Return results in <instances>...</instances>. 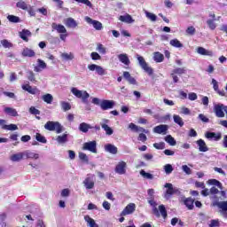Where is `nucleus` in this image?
<instances>
[{
    "mask_svg": "<svg viewBox=\"0 0 227 227\" xmlns=\"http://www.w3.org/2000/svg\"><path fill=\"white\" fill-rule=\"evenodd\" d=\"M153 59L155 63H162V61H164V54L160 53V51H155L153 53Z\"/></svg>",
    "mask_w": 227,
    "mask_h": 227,
    "instance_id": "obj_28",
    "label": "nucleus"
},
{
    "mask_svg": "<svg viewBox=\"0 0 227 227\" xmlns=\"http://www.w3.org/2000/svg\"><path fill=\"white\" fill-rule=\"evenodd\" d=\"M97 51H98V52L100 54H106V47H104V44H102V43H98V44Z\"/></svg>",
    "mask_w": 227,
    "mask_h": 227,
    "instance_id": "obj_58",
    "label": "nucleus"
},
{
    "mask_svg": "<svg viewBox=\"0 0 227 227\" xmlns=\"http://www.w3.org/2000/svg\"><path fill=\"white\" fill-rule=\"evenodd\" d=\"M118 59L126 67H129V65H130V59H129V55H127V53L119 54Z\"/></svg>",
    "mask_w": 227,
    "mask_h": 227,
    "instance_id": "obj_19",
    "label": "nucleus"
},
{
    "mask_svg": "<svg viewBox=\"0 0 227 227\" xmlns=\"http://www.w3.org/2000/svg\"><path fill=\"white\" fill-rule=\"evenodd\" d=\"M16 7L20 8V10H25V11H27L28 8L27 4H26V2H24V1L18 2L16 4Z\"/></svg>",
    "mask_w": 227,
    "mask_h": 227,
    "instance_id": "obj_48",
    "label": "nucleus"
},
{
    "mask_svg": "<svg viewBox=\"0 0 227 227\" xmlns=\"http://www.w3.org/2000/svg\"><path fill=\"white\" fill-rule=\"evenodd\" d=\"M71 92L76 98H82L83 104H88V98H90V94L86 90H79L77 88L73 87Z\"/></svg>",
    "mask_w": 227,
    "mask_h": 227,
    "instance_id": "obj_5",
    "label": "nucleus"
},
{
    "mask_svg": "<svg viewBox=\"0 0 227 227\" xmlns=\"http://www.w3.org/2000/svg\"><path fill=\"white\" fill-rule=\"evenodd\" d=\"M83 185L85 189H93V187H95V182L91 177H86L83 181Z\"/></svg>",
    "mask_w": 227,
    "mask_h": 227,
    "instance_id": "obj_21",
    "label": "nucleus"
},
{
    "mask_svg": "<svg viewBox=\"0 0 227 227\" xmlns=\"http://www.w3.org/2000/svg\"><path fill=\"white\" fill-rule=\"evenodd\" d=\"M21 56L23 58H35V56H36V53L32 49L26 47L23 49Z\"/></svg>",
    "mask_w": 227,
    "mask_h": 227,
    "instance_id": "obj_16",
    "label": "nucleus"
},
{
    "mask_svg": "<svg viewBox=\"0 0 227 227\" xmlns=\"http://www.w3.org/2000/svg\"><path fill=\"white\" fill-rule=\"evenodd\" d=\"M76 3H81L82 4H85L89 8H93V4L90 0H74Z\"/></svg>",
    "mask_w": 227,
    "mask_h": 227,
    "instance_id": "obj_51",
    "label": "nucleus"
},
{
    "mask_svg": "<svg viewBox=\"0 0 227 227\" xmlns=\"http://www.w3.org/2000/svg\"><path fill=\"white\" fill-rule=\"evenodd\" d=\"M101 128L106 131L107 136H113V133L114 132L109 125L106 123H101Z\"/></svg>",
    "mask_w": 227,
    "mask_h": 227,
    "instance_id": "obj_38",
    "label": "nucleus"
},
{
    "mask_svg": "<svg viewBox=\"0 0 227 227\" xmlns=\"http://www.w3.org/2000/svg\"><path fill=\"white\" fill-rule=\"evenodd\" d=\"M197 53L200 56H209V58H212L214 56V51L210 50H207L204 47L199 46L197 48Z\"/></svg>",
    "mask_w": 227,
    "mask_h": 227,
    "instance_id": "obj_15",
    "label": "nucleus"
},
{
    "mask_svg": "<svg viewBox=\"0 0 227 227\" xmlns=\"http://www.w3.org/2000/svg\"><path fill=\"white\" fill-rule=\"evenodd\" d=\"M149 205L151 207H153V214L155 215V217H163L164 219H168V210L166 209V206L163 204L160 205L157 208V202L153 200V199L148 200Z\"/></svg>",
    "mask_w": 227,
    "mask_h": 227,
    "instance_id": "obj_1",
    "label": "nucleus"
},
{
    "mask_svg": "<svg viewBox=\"0 0 227 227\" xmlns=\"http://www.w3.org/2000/svg\"><path fill=\"white\" fill-rule=\"evenodd\" d=\"M175 74L182 75V74H185V68L177 67L172 71Z\"/></svg>",
    "mask_w": 227,
    "mask_h": 227,
    "instance_id": "obj_56",
    "label": "nucleus"
},
{
    "mask_svg": "<svg viewBox=\"0 0 227 227\" xmlns=\"http://www.w3.org/2000/svg\"><path fill=\"white\" fill-rule=\"evenodd\" d=\"M140 175H142V176H145V178H148V180H152L153 178V175L147 173L145 170H141Z\"/></svg>",
    "mask_w": 227,
    "mask_h": 227,
    "instance_id": "obj_57",
    "label": "nucleus"
},
{
    "mask_svg": "<svg viewBox=\"0 0 227 227\" xmlns=\"http://www.w3.org/2000/svg\"><path fill=\"white\" fill-rule=\"evenodd\" d=\"M85 20H86V22H88V24H91L93 26L94 29H96V31H102V28L104 27L102 26V22L93 20L88 16L85 17Z\"/></svg>",
    "mask_w": 227,
    "mask_h": 227,
    "instance_id": "obj_11",
    "label": "nucleus"
},
{
    "mask_svg": "<svg viewBox=\"0 0 227 227\" xmlns=\"http://www.w3.org/2000/svg\"><path fill=\"white\" fill-rule=\"evenodd\" d=\"M207 25L208 26L209 29H211V31L215 30V27H217V24H215V20H207Z\"/></svg>",
    "mask_w": 227,
    "mask_h": 227,
    "instance_id": "obj_43",
    "label": "nucleus"
},
{
    "mask_svg": "<svg viewBox=\"0 0 227 227\" xmlns=\"http://www.w3.org/2000/svg\"><path fill=\"white\" fill-rule=\"evenodd\" d=\"M184 204L187 207L188 210H192V208H194V200L192 198L185 199Z\"/></svg>",
    "mask_w": 227,
    "mask_h": 227,
    "instance_id": "obj_30",
    "label": "nucleus"
},
{
    "mask_svg": "<svg viewBox=\"0 0 227 227\" xmlns=\"http://www.w3.org/2000/svg\"><path fill=\"white\" fill-rule=\"evenodd\" d=\"M1 44L3 45V47L4 49H12V47H13V43H10V41H8V39L2 40Z\"/></svg>",
    "mask_w": 227,
    "mask_h": 227,
    "instance_id": "obj_46",
    "label": "nucleus"
},
{
    "mask_svg": "<svg viewBox=\"0 0 227 227\" xmlns=\"http://www.w3.org/2000/svg\"><path fill=\"white\" fill-rule=\"evenodd\" d=\"M145 15H146L147 19L152 20V22H155V20H157V15H155L152 12H146Z\"/></svg>",
    "mask_w": 227,
    "mask_h": 227,
    "instance_id": "obj_53",
    "label": "nucleus"
},
{
    "mask_svg": "<svg viewBox=\"0 0 227 227\" xmlns=\"http://www.w3.org/2000/svg\"><path fill=\"white\" fill-rule=\"evenodd\" d=\"M82 150L97 153V141L85 142Z\"/></svg>",
    "mask_w": 227,
    "mask_h": 227,
    "instance_id": "obj_9",
    "label": "nucleus"
},
{
    "mask_svg": "<svg viewBox=\"0 0 227 227\" xmlns=\"http://www.w3.org/2000/svg\"><path fill=\"white\" fill-rule=\"evenodd\" d=\"M136 212V204L129 203L121 213V217H125V215H130V214H134Z\"/></svg>",
    "mask_w": 227,
    "mask_h": 227,
    "instance_id": "obj_10",
    "label": "nucleus"
},
{
    "mask_svg": "<svg viewBox=\"0 0 227 227\" xmlns=\"http://www.w3.org/2000/svg\"><path fill=\"white\" fill-rule=\"evenodd\" d=\"M153 147L156 148V150H164L166 144L164 142L154 143Z\"/></svg>",
    "mask_w": 227,
    "mask_h": 227,
    "instance_id": "obj_52",
    "label": "nucleus"
},
{
    "mask_svg": "<svg viewBox=\"0 0 227 227\" xmlns=\"http://www.w3.org/2000/svg\"><path fill=\"white\" fill-rule=\"evenodd\" d=\"M174 118V121L175 123H176L177 125H179V127H182L184 125V120L182 119V117H180V115H176L175 114L173 116Z\"/></svg>",
    "mask_w": 227,
    "mask_h": 227,
    "instance_id": "obj_47",
    "label": "nucleus"
},
{
    "mask_svg": "<svg viewBox=\"0 0 227 227\" xmlns=\"http://www.w3.org/2000/svg\"><path fill=\"white\" fill-rule=\"evenodd\" d=\"M88 68L89 70H90V72L96 71L98 75H106L107 74V72L106 71V69H104V67L97 64L89 65Z\"/></svg>",
    "mask_w": 227,
    "mask_h": 227,
    "instance_id": "obj_8",
    "label": "nucleus"
},
{
    "mask_svg": "<svg viewBox=\"0 0 227 227\" xmlns=\"http://www.w3.org/2000/svg\"><path fill=\"white\" fill-rule=\"evenodd\" d=\"M90 58H91V59H93V61H98V59H102V57L100 56V54H98L96 51H93L90 54Z\"/></svg>",
    "mask_w": 227,
    "mask_h": 227,
    "instance_id": "obj_55",
    "label": "nucleus"
},
{
    "mask_svg": "<svg viewBox=\"0 0 227 227\" xmlns=\"http://www.w3.org/2000/svg\"><path fill=\"white\" fill-rule=\"evenodd\" d=\"M79 159L81 160H82L83 162H88V160H89L88 155H86V153H79Z\"/></svg>",
    "mask_w": 227,
    "mask_h": 227,
    "instance_id": "obj_60",
    "label": "nucleus"
},
{
    "mask_svg": "<svg viewBox=\"0 0 227 227\" xmlns=\"http://www.w3.org/2000/svg\"><path fill=\"white\" fill-rule=\"evenodd\" d=\"M27 79L31 82H35V81H36V78L35 77V73H33V71L28 72Z\"/></svg>",
    "mask_w": 227,
    "mask_h": 227,
    "instance_id": "obj_61",
    "label": "nucleus"
},
{
    "mask_svg": "<svg viewBox=\"0 0 227 227\" xmlns=\"http://www.w3.org/2000/svg\"><path fill=\"white\" fill-rule=\"evenodd\" d=\"M51 28L53 31H57V33H59V38L60 40H62V42H65L67 40V36H68V32L67 31V27H65V26L53 22L51 24Z\"/></svg>",
    "mask_w": 227,
    "mask_h": 227,
    "instance_id": "obj_2",
    "label": "nucleus"
},
{
    "mask_svg": "<svg viewBox=\"0 0 227 227\" xmlns=\"http://www.w3.org/2000/svg\"><path fill=\"white\" fill-rule=\"evenodd\" d=\"M169 43L172 47H176V49H182L184 47V44L178 39H172Z\"/></svg>",
    "mask_w": 227,
    "mask_h": 227,
    "instance_id": "obj_35",
    "label": "nucleus"
},
{
    "mask_svg": "<svg viewBox=\"0 0 227 227\" xmlns=\"http://www.w3.org/2000/svg\"><path fill=\"white\" fill-rule=\"evenodd\" d=\"M153 132H155V134H166V132H168V125L166 124L158 125L154 127Z\"/></svg>",
    "mask_w": 227,
    "mask_h": 227,
    "instance_id": "obj_18",
    "label": "nucleus"
},
{
    "mask_svg": "<svg viewBox=\"0 0 227 227\" xmlns=\"http://www.w3.org/2000/svg\"><path fill=\"white\" fill-rule=\"evenodd\" d=\"M129 129H130V130H134V132H145L146 133V129H145V128L138 127L137 125L134 124L133 122L129 123Z\"/></svg>",
    "mask_w": 227,
    "mask_h": 227,
    "instance_id": "obj_29",
    "label": "nucleus"
},
{
    "mask_svg": "<svg viewBox=\"0 0 227 227\" xmlns=\"http://www.w3.org/2000/svg\"><path fill=\"white\" fill-rule=\"evenodd\" d=\"M27 36H31V31L28 29H23L21 32H20V38H21V40L24 42H29V38Z\"/></svg>",
    "mask_w": 227,
    "mask_h": 227,
    "instance_id": "obj_24",
    "label": "nucleus"
},
{
    "mask_svg": "<svg viewBox=\"0 0 227 227\" xmlns=\"http://www.w3.org/2000/svg\"><path fill=\"white\" fill-rule=\"evenodd\" d=\"M123 77H124V79H126L128 81V82L129 84H134V85L137 84V82L136 81V78L132 77L130 75L129 72L124 71L123 72Z\"/></svg>",
    "mask_w": 227,
    "mask_h": 227,
    "instance_id": "obj_23",
    "label": "nucleus"
},
{
    "mask_svg": "<svg viewBox=\"0 0 227 227\" xmlns=\"http://www.w3.org/2000/svg\"><path fill=\"white\" fill-rule=\"evenodd\" d=\"M7 19H8L9 22H12L13 24H17V23L20 22V18H19V16L9 15V16H7Z\"/></svg>",
    "mask_w": 227,
    "mask_h": 227,
    "instance_id": "obj_44",
    "label": "nucleus"
},
{
    "mask_svg": "<svg viewBox=\"0 0 227 227\" xmlns=\"http://www.w3.org/2000/svg\"><path fill=\"white\" fill-rule=\"evenodd\" d=\"M100 107L102 111H107L108 109H113L114 107V101L104 99L100 103Z\"/></svg>",
    "mask_w": 227,
    "mask_h": 227,
    "instance_id": "obj_13",
    "label": "nucleus"
},
{
    "mask_svg": "<svg viewBox=\"0 0 227 227\" xmlns=\"http://www.w3.org/2000/svg\"><path fill=\"white\" fill-rule=\"evenodd\" d=\"M23 155L26 157V159H35V160L40 159V155L38 153H35L30 151L23 152Z\"/></svg>",
    "mask_w": 227,
    "mask_h": 227,
    "instance_id": "obj_26",
    "label": "nucleus"
},
{
    "mask_svg": "<svg viewBox=\"0 0 227 227\" xmlns=\"http://www.w3.org/2000/svg\"><path fill=\"white\" fill-rule=\"evenodd\" d=\"M90 129H93L91 127V125L86 123V122H82L80 125H79V130L81 132H83L84 134H86V132H88L90 130Z\"/></svg>",
    "mask_w": 227,
    "mask_h": 227,
    "instance_id": "obj_31",
    "label": "nucleus"
},
{
    "mask_svg": "<svg viewBox=\"0 0 227 227\" xmlns=\"http://www.w3.org/2000/svg\"><path fill=\"white\" fill-rule=\"evenodd\" d=\"M119 20H121V22H127V24H132V22H134V20L132 19V16H130V14L120 16Z\"/></svg>",
    "mask_w": 227,
    "mask_h": 227,
    "instance_id": "obj_32",
    "label": "nucleus"
},
{
    "mask_svg": "<svg viewBox=\"0 0 227 227\" xmlns=\"http://www.w3.org/2000/svg\"><path fill=\"white\" fill-rule=\"evenodd\" d=\"M22 159H24V152L12 154L11 156V160L12 162H20V160H22Z\"/></svg>",
    "mask_w": 227,
    "mask_h": 227,
    "instance_id": "obj_27",
    "label": "nucleus"
},
{
    "mask_svg": "<svg viewBox=\"0 0 227 227\" xmlns=\"http://www.w3.org/2000/svg\"><path fill=\"white\" fill-rule=\"evenodd\" d=\"M35 139L36 141H38V143H42L43 145H45L47 143V138H45V137L40 133L35 134Z\"/></svg>",
    "mask_w": 227,
    "mask_h": 227,
    "instance_id": "obj_40",
    "label": "nucleus"
},
{
    "mask_svg": "<svg viewBox=\"0 0 227 227\" xmlns=\"http://www.w3.org/2000/svg\"><path fill=\"white\" fill-rule=\"evenodd\" d=\"M42 99L46 104H52V100H54V98L51 94H45L42 97Z\"/></svg>",
    "mask_w": 227,
    "mask_h": 227,
    "instance_id": "obj_41",
    "label": "nucleus"
},
{
    "mask_svg": "<svg viewBox=\"0 0 227 227\" xmlns=\"http://www.w3.org/2000/svg\"><path fill=\"white\" fill-rule=\"evenodd\" d=\"M137 59L138 61V65L148 75H153V68L148 65L143 56L137 54Z\"/></svg>",
    "mask_w": 227,
    "mask_h": 227,
    "instance_id": "obj_3",
    "label": "nucleus"
},
{
    "mask_svg": "<svg viewBox=\"0 0 227 227\" xmlns=\"http://www.w3.org/2000/svg\"><path fill=\"white\" fill-rule=\"evenodd\" d=\"M4 113H6V114H9V116H19V113L17 112V110L12 107H5Z\"/></svg>",
    "mask_w": 227,
    "mask_h": 227,
    "instance_id": "obj_33",
    "label": "nucleus"
},
{
    "mask_svg": "<svg viewBox=\"0 0 227 227\" xmlns=\"http://www.w3.org/2000/svg\"><path fill=\"white\" fill-rule=\"evenodd\" d=\"M61 58L62 59H65V61H72V59H74V53L69 52V53H62L61 54Z\"/></svg>",
    "mask_w": 227,
    "mask_h": 227,
    "instance_id": "obj_39",
    "label": "nucleus"
},
{
    "mask_svg": "<svg viewBox=\"0 0 227 227\" xmlns=\"http://www.w3.org/2000/svg\"><path fill=\"white\" fill-rule=\"evenodd\" d=\"M65 25L67 26V27H70V28H75L78 26L77 21H75L74 18L66 19Z\"/></svg>",
    "mask_w": 227,
    "mask_h": 227,
    "instance_id": "obj_22",
    "label": "nucleus"
},
{
    "mask_svg": "<svg viewBox=\"0 0 227 227\" xmlns=\"http://www.w3.org/2000/svg\"><path fill=\"white\" fill-rule=\"evenodd\" d=\"M208 185H215L216 187H218V189H221V191H223V184H221V182H219L217 179H209L207 181Z\"/></svg>",
    "mask_w": 227,
    "mask_h": 227,
    "instance_id": "obj_37",
    "label": "nucleus"
},
{
    "mask_svg": "<svg viewBox=\"0 0 227 227\" xmlns=\"http://www.w3.org/2000/svg\"><path fill=\"white\" fill-rule=\"evenodd\" d=\"M29 113L31 114H40V110H38V109H36V107H35V106H31L30 108H29Z\"/></svg>",
    "mask_w": 227,
    "mask_h": 227,
    "instance_id": "obj_63",
    "label": "nucleus"
},
{
    "mask_svg": "<svg viewBox=\"0 0 227 227\" xmlns=\"http://www.w3.org/2000/svg\"><path fill=\"white\" fill-rule=\"evenodd\" d=\"M186 33L187 35H194V33H196V28H194V27L191 26V27H188L187 29H186Z\"/></svg>",
    "mask_w": 227,
    "mask_h": 227,
    "instance_id": "obj_62",
    "label": "nucleus"
},
{
    "mask_svg": "<svg viewBox=\"0 0 227 227\" xmlns=\"http://www.w3.org/2000/svg\"><path fill=\"white\" fill-rule=\"evenodd\" d=\"M165 187L167 188L165 196H173V194L176 192V191H175V188H173V184L171 183L165 184Z\"/></svg>",
    "mask_w": 227,
    "mask_h": 227,
    "instance_id": "obj_25",
    "label": "nucleus"
},
{
    "mask_svg": "<svg viewBox=\"0 0 227 227\" xmlns=\"http://www.w3.org/2000/svg\"><path fill=\"white\" fill-rule=\"evenodd\" d=\"M115 173L118 175H125V173H127V163L125 161L119 162L115 167Z\"/></svg>",
    "mask_w": 227,
    "mask_h": 227,
    "instance_id": "obj_14",
    "label": "nucleus"
},
{
    "mask_svg": "<svg viewBox=\"0 0 227 227\" xmlns=\"http://www.w3.org/2000/svg\"><path fill=\"white\" fill-rule=\"evenodd\" d=\"M227 106L223 104H217L214 106V113L217 118H224V113H226Z\"/></svg>",
    "mask_w": 227,
    "mask_h": 227,
    "instance_id": "obj_7",
    "label": "nucleus"
},
{
    "mask_svg": "<svg viewBox=\"0 0 227 227\" xmlns=\"http://www.w3.org/2000/svg\"><path fill=\"white\" fill-rule=\"evenodd\" d=\"M44 129L51 132L56 130L57 134H61V132H63V126H61L59 121H49L45 123Z\"/></svg>",
    "mask_w": 227,
    "mask_h": 227,
    "instance_id": "obj_4",
    "label": "nucleus"
},
{
    "mask_svg": "<svg viewBox=\"0 0 227 227\" xmlns=\"http://www.w3.org/2000/svg\"><path fill=\"white\" fill-rule=\"evenodd\" d=\"M4 130H19V127L17 126V124H9L4 126Z\"/></svg>",
    "mask_w": 227,
    "mask_h": 227,
    "instance_id": "obj_50",
    "label": "nucleus"
},
{
    "mask_svg": "<svg viewBox=\"0 0 227 227\" xmlns=\"http://www.w3.org/2000/svg\"><path fill=\"white\" fill-rule=\"evenodd\" d=\"M22 90L27 91V93H30V95H36V89H33V87H31L29 84L22 85Z\"/></svg>",
    "mask_w": 227,
    "mask_h": 227,
    "instance_id": "obj_34",
    "label": "nucleus"
},
{
    "mask_svg": "<svg viewBox=\"0 0 227 227\" xmlns=\"http://www.w3.org/2000/svg\"><path fill=\"white\" fill-rule=\"evenodd\" d=\"M61 108L63 109V111H70L72 109V106L70 105V103L66 102V101H62L60 103Z\"/></svg>",
    "mask_w": 227,
    "mask_h": 227,
    "instance_id": "obj_49",
    "label": "nucleus"
},
{
    "mask_svg": "<svg viewBox=\"0 0 227 227\" xmlns=\"http://www.w3.org/2000/svg\"><path fill=\"white\" fill-rule=\"evenodd\" d=\"M57 141L58 143H60V144L67 143V141H68V135L63 134L62 136H58Z\"/></svg>",
    "mask_w": 227,
    "mask_h": 227,
    "instance_id": "obj_45",
    "label": "nucleus"
},
{
    "mask_svg": "<svg viewBox=\"0 0 227 227\" xmlns=\"http://www.w3.org/2000/svg\"><path fill=\"white\" fill-rule=\"evenodd\" d=\"M182 169H183V171H184L186 175H192V170H191V168H189L187 165H183V166H182Z\"/></svg>",
    "mask_w": 227,
    "mask_h": 227,
    "instance_id": "obj_59",
    "label": "nucleus"
},
{
    "mask_svg": "<svg viewBox=\"0 0 227 227\" xmlns=\"http://www.w3.org/2000/svg\"><path fill=\"white\" fill-rule=\"evenodd\" d=\"M164 169L167 175H171V173H173V166L171 164L165 165Z\"/></svg>",
    "mask_w": 227,
    "mask_h": 227,
    "instance_id": "obj_54",
    "label": "nucleus"
},
{
    "mask_svg": "<svg viewBox=\"0 0 227 227\" xmlns=\"http://www.w3.org/2000/svg\"><path fill=\"white\" fill-rule=\"evenodd\" d=\"M197 146H199V152H208V146L207 145V143H205V140L199 139L196 141Z\"/></svg>",
    "mask_w": 227,
    "mask_h": 227,
    "instance_id": "obj_17",
    "label": "nucleus"
},
{
    "mask_svg": "<svg viewBox=\"0 0 227 227\" xmlns=\"http://www.w3.org/2000/svg\"><path fill=\"white\" fill-rule=\"evenodd\" d=\"M106 152H108V153H111L112 155H116L118 153V147H116L113 144H107L105 145Z\"/></svg>",
    "mask_w": 227,
    "mask_h": 227,
    "instance_id": "obj_20",
    "label": "nucleus"
},
{
    "mask_svg": "<svg viewBox=\"0 0 227 227\" xmlns=\"http://www.w3.org/2000/svg\"><path fill=\"white\" fill-rule=\"evenodd\" d=\"M209 227H219V220H211Z\"/></svg>",
    "mask_w": 227,
    "mask_h": 227,
    "instance_id": "obj_64",
    "label": "nucleus"
},
{
    "mask_svg": "<svg viewBox=\"0 0 227 227\" xmlns=\"http://www.w3.org/2000/svg\"><path fill=\"white\" fill-rule=\"evenodd\" d=\"M84 220L86 221V223H88L90 227H98V224H97V223H95V220L90 217V215H85Z\"/></svg>",
    "mask_w": 227,
    "mask_h": 227,
    "instance_id": "obj_36",
    "label": "nucleus"
},
{
    "mask_svg": "<svg viewBox=\"0 0 227 227\" xmlns=\"http://www.w3.org/2000/svg\"><path fill=\"white\" fill-rule=\"evenodd\" d=\"M205 137H207V139H213V141H221L223 134L221 132L215 133L207 131L205 134Z\"/></svg>",
    "mask_w": 227,
    "mask_h": 227,
    "instance_id": "obj_12",
    "label": "nucleus"
},
{
    "mask_svg": "<svg viewBox=\"0 0 227 227\" xmlns=\"http://www.w3.org/2000/svg\"><path fill=\"white\" fill-rule=\"evenodd\" d=\"M165 141H166V143H168V145H170V146H175V145H176V140H175V138L172 137L171 135H168L165 137Z\"/></svg>",
    "mask_w": 227,
    "mask_h": 227,
    "instance_id": "obj_42",
    "label": "nucleus"
},
{
    "mask_svg": "<svg viewBox=\"0 0 227 227\" xmlns=\"http://www.w3.org/2000/svg\"><path fill=\"white\" fill-rule=\"evenodd\" d=\"M212 207H218L221 209L222 215L227 219V200L226 201H214L211 204Z\"/></svg>",
    "mask_w": 227,
    "mask_h": 227,
    "instance_id": "obj_6",
    "label": "nucleus"
}]
</instances>
